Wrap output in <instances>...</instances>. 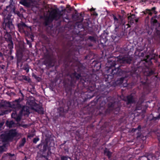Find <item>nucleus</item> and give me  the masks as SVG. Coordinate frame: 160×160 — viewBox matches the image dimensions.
I'll return each mask as SVG.
<instances>
[{
	"label": "nucleus",
	"instance_id": "obj_33",
	"mask_svg": "<svg viewBox=\"0 0 160 160\" xmlns=\"http://www.w3.org/2000/svg\"><path fill=\"white\" fill-rule=\"evenodd\" d=\"M7 11H6V10L4 12L3 14H5V13H7Z\"/></svg>",
	"mask_w": 160,
	"mask_h": 160
},
{
	"label": "nucleus",
	"instance_id": "obj_28",
	"mask_svg": "<svg viewBox=\"0 0 160 160\" xmlns=\"http://www.w3.org/2000/svg\"><path fill=\"white\" fill-rule=\"evenodd\" d=\"M4 106V105L2 104V103H0V108L2 107H3Z\"/></svg>",
	"mask_w": 160,
	"mask_h": 160
},
{
	"label": "nucleus",
	"instance_id": "obj_6",
	"mask_svg": "<svg viewBox=\"0 0 160 160\" xmlns=\"http://www.w3.org/2000/svg\"><path fill=\"white\" fill-rule=\"evenodd\" d=\"M17 134V132L15 130H10L7 135V138L6 141L9 140V139L15 136Z\"/></svg>",
	"mask_w": 160,
	"mask_h": 160
},
{
	"label": "nucleus",
	"instance_id": "obj_25",
	"mask_svg": "<svg viewBox=\"0 0 160 160\" xmlns=\"http://www.w3.org/2000/svg\"><path fill=\"white\" fill-rule=\"evenodd\" d=\"M8 46H9V48L10 49H12V48H13V44L12 43H11V44H9L8 45Z\"/></svg>",
	"mask_w": 160,
	"mask_h": 160
},
{
	"label": "nucleus",
	"instance_id": "obj_39",
	"mask_svg": "<svg viewBox=\"0 0 160 160\" xmlns=\"http://www.w3.org/2000/svg\"><path fill=\"white\" fill-rule=\"evenodd\" d=\"M19 24H18V27L19 26Z\"/></svg>",
	"mask_w": 160,
	"mask_h": 160
},
{
	"label": "nucleus",
	"instance_id": "obj_12",
	"mask_svg": "<svg viewBox=\"0 0 160 160\" xmlns=\"http://www.w3.org/2000/svg\"><path fill=\"white\" fill-rule=\"evenodd\" d=\"M20 3L22 4L27 7H29L30 5L29 2H27L25 0L22 1L21 2H20Z\"/></svg>",
	"mask_w": 160,
	"mask_h": 160
},
{
	"label": "nucleus",
	"instance_id": "obj_29",
	"mask_svg": "<svg viewBox=\"0 0 160 160\" xmlns=\"http://www.w3.org/2000/svg\"><path fill=\"white\" fill-rule=\"evenodd\" d=\"M134 20V22H137L138 21V18H136Z\"/></svg>",
	"mask_w": 160,
	"mask_h": 160
},
{
	"label": "nucleus",
	"instance_id": "obj_30",
	"mask_svg": "<svg viewBox=\"0 0 160 160\" xmlns=\"http://www.w3.org/2000/svg\"><path fill=\"white\" fill-rule=\"evenodd\" d=\"M28 104L30 105L31 106H32L34 105V104L33 103H32V104H31L30 103V102H28ZM33 103V102L32 103Z\"/></svg>",
	"mask_w": 160,
	"mask_h": 160
},
{
	"label": "nucleus",
	"instance_id": "obj_13",
	"mask_svg": "<svg viewBox=\"0 0 160 160\" xmlns=\"http://www.w3.org/2000/svg\"><path fill=\"white\" fill-rule=\"evenodd\" d=\"M12 110L10 109H9L8 110H7L5 111L4 112H3L0 110V116L3 115L4 114H8V113L10 112Z\"/></svg>",
	"mask_w": 160,
	"mask_h": 160
},
{
	"label": "nucleus",
	"instance_id": "obj_36",
	"mask_svg": "<svg viewBox=\"0 0 160 160\" xmlns=\"http://www.w3.org/2000/svg\"><path fill=\"white\" fill-rule=\"evenodd\" d=\"M26 126V125H23V127H24V126Z\"/></svg>",
	"mask_w": 160,
	"mask_h": 160
},
{
	"label": "nucleus",
	"instance_id": "obj_21",
	"mask_svg": "<svg viewBox=\"0 0 160 160\" xmlns=\"http://www.w3.org/2000/svg\"><path fill=\"white\" fill-rule=\"evenodd\" d=\"M156 17H152L151 18V22L153 23H155L157 22V21L156 19H154V18H155Z\"/></svg>",
	"mask_w": 160,
	"mask_h": 160
},
{
	"label": "nucleus",
	"instance_id": "obj_5",
	"mask_svg": "<svg viewBox=\"0 0 160 160\" xmlns=\"http://www.w3.org/2000/svg\"><path fill=\"white\" fill-rule=\"evenodd\" d=\"M2 141V144H0V152H3L7 150V142L6 140L5 141Z\"/></svg>",
	"mask_w": 160,
	"mask_h": 160
},
{
	"label": "nucleus",
	"instance_id": "obj_11",
	"mask_svg": "<svg viewBox=\"0 0 160 160\" xmlns=\"http://www.w3.org/2000/svg\"><path fill=\"white\" fill-rule=\"evenodd\" d=\"M7 126L9 128H12L14 127L15 123L12 121H7L6 122Z\"/></svg>",
	"mask_w": 160,
	"mask_h": 160
},
{
	"label": "nucleus",
	"instance_id": "obj_37",
	"mask_svg": "<svg viewBox=\"0 0 160 160\" xmlns=\"http://www.w3.org/2000/svg\"><path fill=\"white\" fill-rule=\"evenodd\" d=\"M41 113H43V112H42V111H41Z\"/></svg>",
	"mask_w": 160,
	"mask_h": 160
},
{
	"label": "nucleus",
	"instance_id": "obj_22",
	"mask_svg": "<svg viewBox=\"0 0 160 160\" xmlns=\"http://www.w3.org/2000/svg\"><path fill=\"white\" fill-rule=\"evenodd\" d=\"M156 9V8L155 7H153L152 8V9L151 10V11H153L154 13L155 14H156L157 13V12L155 11Z\"/></svg>",
	"mask_w": 160,
	"mask_h": 160
},
{
	"label": "nucleus",
	"instance_id": "obj_31",
	"mask_svg": "<svg viewBox=\"0 0 160 160\" xmlns=\"http://www.w3.org/2000/svg\"><path fill=\"white\" fill-rule=\"evenodd\" d=\"M137 128H136V129L133 128L132 129V131H133V132H135L136 131V130H137Z\"/></svg>",
	"mask_w": 160,
	"mask_h": 160
},
{
	"label": "nucleus",
	"instance_id": "obj_32",
	"mask_svg": "<svg viewBox=\"0 0 160 160\" xmlns=\"http://www.w3.org/2000/svg\"><path fill=\"white\" fill-rule=\"evenodd\" d=\"M158 139L159 141L160 142V136H158Z\"/></svg>",
	"mask_w": 160,
	"mask_h": 160
},
{
	"label": "nucleus",
	"instance_id": "obj_9",
	"mask_svg": "<svg viewBox=\"0 0 160 160\" xmlns=\"http://www.w3.org/2000/svg\"><path fill=\"white\" fill-rule=\"evenodd\" d=\"M127 100L128 103H131L134 102L133 98L131 95L127 96Z\"/></svg>",
	"mask_w": 160,
	"mask_h": 160
},
{
	"label": "nucleus",
	"instance_id": "obj_23",
	"mask_svg": "<svg viewBox=\"0 0 160 160\" xmlns=\"http://www.w3.org/2000/svg\"><path fill=\"white\" fill-rule=\"evenodd\" d=\"M113 19L115 22L116 23H118V18L114 16H113Z\"/></svg>",
	"mask_w": 160,
	"mask_h": 160
},
{
	"label": "nucleus",
	"instance_id": "obj_1",
	"mask_svg": "<svg viewBox=\"0 0 160 160\" xmlns=\"http://www.w3.org/2000/svg\"><path fill=\"white\" fill-rule=\"evenodd\" d=\"M8 106L12 109L13 112L11 115L12 117L14 118L17 121H19L21 119L20 115H18L16 113L17 111H18L20 107L18 101L16 100L11 103L8 102Z\"/></svg>",
	"mask_w": 160,
	"mask_h": 160
},
{
	"label": "nucleus",
	"instance_id": "obj_34",
	"mask_svg": "<svg viewBox=\"0 0 160 160\" xmlns=\"http://www.w3.org/2000/svg\"><path fill=\"white\" fill-rule=\"evenodd\" d=\"M94 10V9L93 8H91L90 10V11H92L93 10Z\"/></svg>",
	"mask_w": 160,
	"mask_h": 160
},
{
	"label": "nucleus",
	"instance_id": "obj_4",
	"mask_svg": "<svg viewBox=\"0 0 160 160\" xmlns=\"http://www.w3.org/2000/svg\"><path fill=\"white\" fill-rule=\"evenodd\" d=\"M160 156L159 153L157 152L155 154H150L146 157L148 160H157Z\"/></svg>",
	"mask_w": 160,
	"mask_h": 160
},
{
	"label": "nucleus",
	"instance_id": "obj_38",
	"mask_svg": "<svg viewBox=\"0 0 160 160\" xmlns=\"http://www.w3.org/2000/svg\"><path fill=\"white\" fill-rule=\"evenodd\" d=\"M140 126H138V128H139Z\"/></svg>",
	"mask_w": 160,
	"mask_h": 160
},
{
	"label": "nucleus",
	"instance_id": "obj_14",
	"mask_svg": "<svg viewBox=\"0 0 160 160\" xmlns=\"http://www.w3.org/2000/svg\"><path fill=\"white\" fill-rule=\"evenodd\" d=\"M104 154L109 157L111 154V153L108 151V150L106 149L104 151Z\"/></svg>",
	"mask_w": 160,
	"mask_h": 160
},
{
	"label": "nucleus",
	"instance_id": "obj_15",
	"mask_svg": "<svg viewBox=\"0 0 160 160\" xmlns=\"http://www.w3.org/2000/svg\"><path fill=\"white\" fill-rule=\"evenodd\" d=\"M26 142V138H23L22 140L20 143V147H22L24 145V144L25 142Z\"/></svg>",
	"mask_w": 160,
	"mask_h": 160
},
{
	"label": "nucleus",
	"instance_id": "obj_26",
	"mask_svg": "<svg viewBox=\"0 0 160 160\" xmlns=\"http://www.w3.org/2000/svg\"><path fill=\"white\" fill-rule=\"evenodd\" d=\"M8 154L9 155V154H4L2 157V159H4V157H7L8 156Z\"/></svg>",
	"mask_w": 160,
	"mask_h": 160
},
{
	"label": "nucleus",
	"instance_id": "obj_16",
	"mask_svg": "<svg viewBox=\"0 0 160 160\" xmlns=\"http://www.w3.org/2000/svg\"><path fill=\"white\" fill-rule=\"evenodd\" d=\"M23 69L25 70L27 72H28L29 71L28 65L27 64H25L23 67Z\"/></svg>",
	"mask_w": 160,
	"mask_h": 160
},
{
	"label": "nucleus",
	"instance_id": "obj_17",
	"mask_svg": "<svg viewBox=\"0 0 160 160\" xmlns=\"http://www.w3.org/2000/svg\"><path fill=\"white\" fill-rule=\"evenodd\" d=\"M119 68H115L114 69H112V73L113 74H116L118 73L117 72H116V71H119Z\"/></svg>",
	"mask_w": 160,
	"mask_h": 160
},
{
	"label": "nucleus",
	"instance_id": "obj_27",
	"mask_svg": "<svg viewBox=\"0 0 160 160\" xmlns=\"http://www.w3.org/2000/svg\"><path fill=\"white\" fill-rule=\"evenodd\" d=\"M131 61V58H129V59L128 60H126V62L128 63H129L130 62V61Z\"/></svg>",
	"mask_w": 160,
	"mask_h": 160
},
{
	"label": "nucleus",
	"instance_id": "obj_24",
	"mask_svg": "<svg viewBox=\"0 0 160 160\" xmlns=\"http://www.w3.org/2000/svg\"><path fill=\"white\" fill-rule=\"evenodd\" d=\"M39 140V139L38 138H35L33 140V142L34 143H36Z\"/></svg>",
	"mask_w": 160,
	"mask_h": 160
},
{
	"label": "nucleus",
	"instance_id": "obj_2",
	"mask_svg": "<svg viewBox=\"0 0 160 160\" xmlns=\"http://www.w3.org/2000/svg\"><path fill=\"white\" fill-rule=\"evenodd\" d=\"M62 12L61 11H57L55 10H53L50 13V15L47 20H46V25H48V22L49 20L53 19H58L62 15Z\"/></svg>",
	"mask_w": 160,
	"mask_h": 160
},
{
	"label": "nucleus",
	"instance_id": "obj_10",
	"mask_svg": "<svg viewBox=\"0 0 160 160\" xmlns=\"http://www.w3.org/2000/svg\"><path fill=\"white\" fill-rule=\"evenodd\" d=\"M136 18V16L134 14H132L131 16H128V18L129 22H130L131 23H134V19Z\"/></svg>",
	"mask_w": 160,
	"mask_h": 160
},
{
	"label": "nucleus",
	"instance_id": "obj_18",
	"mask_svg": "<svg viewBox=\"0 0 160 160\" xmlns=\"http://www.w3.org/2000/svg\"><path fill=\"white\" fill-rule=\"evenodd\" d=\"M160 115L159 114H158V116L155 115H154V116H153V119L154 120H156L157 119H158L160 118Z\"/></svg>",
	"mask_w": 160,
	"mask_h": 160
},
{
	"label": "nucleus",
	"instance_id": "obj_8",
	"mask_svg": "<svg viewBox=\"0 0 160 160\" xmlns=\"http://www.w3.org/2000/svg\"><path fill=\"white\" fill-rule=\"evenodd\" d=\"M21 111L22 113L24 115L28 114L29 113V110L27 107H24Z\"/></svg>",
	"mask_w": 160,
	"mask_h": 160
},
{
	"label": "nucleus",
	"instance_id": "obj_19",
	"mask_svg": "<svg viewBox=\"0 0 160 160\" xmlns=\"http://www.w3.org/2000/svg\"><path fill=\"white\" fill-rule=\"evenodd\" d=\"M70 159V158L68 157V156H62L61 157V160H68V158Z\"/></svg>",
	"mask_w": 160,
	"mask_h": 160
},
{
	"label": "nucleus",
	"instance_id": "obj_20",
	"mask_svg": "<svg viewBox=\"0 0 160 160\" xmlns=\"http://www.w3.org/2000/svg\"><path fill=\"white\" fill-rule=\"evenodd\" d=\"M145 12L146 13L148 14L149 15L151 16L152 14V13L151 12L150 9H147L146 10Z\"/></svg>",
	"mask_w": 160,
	"mask_h": 160
},
{
	"label": "nucleus",
	"instance_id": "obj_35",
	"mask_svg": "<svg viewBox=\"0 0 160 160\" xmlns=\"http://www.w3.org/2000/svg\"><path fill=\"white\" fill-rule=\"evenodd\" d=\"M22 26H25V24L24 23H23V24H22Z\"/></svg>",
	"mask_w": 160,
	"mask_h": 160
},
{
	"label": "nucleus",
	"instance_id": "obj_7",
	"mask_svg": "<svg viewBox=\"0 0 160 160\" xmlns=\"http://www.w3.org/2000/svg\"><path fill=\"white\" fill-rule=\"evenodd\" d=\"M107 64L108 67L111 68L114 67L116 64L115 61L113 60V59H110L108 60V62Z\"/></svg>",
	"mask_w": 160,
	"mask_h": 160
},
{
	"label": "nucleus",
	"instance_id": "obj_3",
	"mask_svg": "<svg viewBox=\"0 0 160 160\" xmlns=\"http://www.w3.org/2000/svg\"><path fill=\"white\" fill-rule=\"evenodd\" d=\"M11 15L9 14L8 15H5L4 17V22L3 25H5V29H9L12 30L14 28L13 25L12 24V20L10 18Z\"/></svg>",
	"mask_w": 160,
	"mask_h": 160
}]
</instances>
